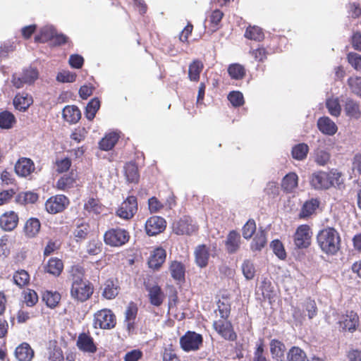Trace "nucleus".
<instances>
[{
  "label": "nucleus",
  "mask_w": 361,
  "mask_h": 361,
  "mask_svg": "<svg viewBox=\"0 0 361 361\" xmlns=\"http://www.w3.org/2000/svg\"><path fill=\"white\" fill-rule=\"evenodd\" d=\"M317 243L324 253L334 255L341 248V240L337 230L328 227L318 233Z\"/></svg>",
  "instance_id": "obj_1"
},
{
  "label": "nucleus",
  "mask_w": 361,
  "mask_h": 361,
  "mask_svg": "<svg viewBox=\"0 0 361 361\" xmlns=\"http://www.w3.org/2000/svg\"><path fill=\"white\" fill-rule=\"evenodd\" d=\"M116 317L110 310L104 309L94 314V327L110 329L116 325Z\"/></svg>",
  "instance_id": "obj_2"
},
{
  "label": "nucleus",
  "mask_w": 361,
  "mask_h": 361,
  "mask_svg": "<svg viewBox=\"0 0 361 361\" xmlns=\"http://www.w3.org/2000/svg\"><path fill=\"white\" fill-rule=\"evenodd\" d=\"M70 200L64 195H56L50 197L45 202V209L51 214L63 212L69 205Z\"/></svg>",
  "instance_id": "obj_3"
},
{
  "label": "nucleus",
  "mask_w": 361,
  "mask_h": 361,
  "mask_svg": "<svg viewBox=\"0 0 361 361\" xmlns=\"http://www.w3.org/2000/svg\"><path fill=\"white\" fill-rule=\"evenodd\" d=\"M128 232L123 228H112L107 231L104 235V241L111 246H121L129 240Z\"/></svg>",
  "instance_id": "obj_4"
},
{
  "label": "nucleus",
  "mask_w": 361,
  "mask_h": 361,
  "mask_svg": "<svg viewBox=\"0 0 361 361\" xmlns=\"http://www.w3.org/2000/svg\"><path fill=\"white\" fill-rule=\"evenodd\" d=\"M311 237L310 226L301 225L297 228L293 235L294 245L298 249L307 248L310 245Z\"/></svg>",
  "instance_id": "obj_5"
},
{
  "label": "nucleus",
  "mask_w": 361,
  "mask_h": 361,
  "mask_svg": "<svg viewBox=\"0 0 361 361\" xmlns=\"http://www.w3.org/2000/svg\"><path fill=\"white\" fill-rule=\"evenodd\" d=\"M137 210V199L134 196L128 197L116 211L117 215L124 219H131Z\"/></svg>",
  "instance_id": "obj_6"
},
{
  "label": "nucleus",
  "mask_w": 361,
  "mask_h": 361,
  "mask_svg": "<svg viewBox=\"0 0 361 361\" xmlns=\"http://www.w3.org/2000/svg\"><path fill=\"white\" fill-rule=\"evenodd\" d=\"M180 343L182 348L185 351L195 350L199 349L202 345V336L195 332L188 331L180 338Z\"/></svg>",
  "instance_id": "obj_7"
},
{
  "label": "nucleus",
  "mask_w": 361,
  "mask_h": 361,
  "mask_svg": "<svg viewBox=\"0 0 361 361\" xmlns=\"http://www.w3.org/2000/svg\"><path fill=\"white\" fill-rule=\"evenodd\" d=\"M166 226L165 219L161 216H152L145 223L146 233L149 235H156L163 232Z\"/></svg>",
  "instance_id": "obj_8"
},
{
  "label": "nucleus",
  "mask_w": 361,
  "mask_h": 361,
  "mask_svg": "<svg viewBox=\"0 0 361 361\" xmlns=\"http://www.w3.org/2000/svg\"><path fill=\"white\" fill-rule=\"evenodd\" d=\"M19 216L13 211L4 212L0 216V228L4 231H12L17 228Z\"/></svg>",
  "instance_id": "obj_9"
},
{
  "label": "nucleus",
  "mask_w": 361,
  "mask_h": 361,
  "mask_svg": "<svg viewBox=\"0 0 361 361\" xmlns=\"http://www.w3.org/2000/svg\"><path fill=\"white\" fill-rule=\"evenodd\" d=\"M41 227V222L39 219L30 217L25 222L22 232L27 239H33L40 233Z\"/></svg>",
  "instance_id": "obj_10"
},
{
  "label": "nucleus",
  "mask_w": 361,
  "mask_h": 361,
  "mask_svg": "<svg viewBox=\"0 0 361 361\" xmlns=\"http://www.w3.org/2000/svg\"><path fill=\"white\" fill-rule=\"evenodd\" d=\"M14 169L19 176L27 177L35 171V166L31 159L20 157L16 161Z\"/></svg>",
  "instance_id": "obj_11"
},
{
  "label": "nucleus",
  "mask_w": 361,
  "mask_h": 361,
  "mask_svg": "<svg viewBox=\"0 0 361 361\" xmlns=\"http://www.w3.org/2000/svg\"><path fill=\"white\" fill-rule=\"evenodd\" d=\"M214 329L226 340L234 341L236 338V335L233 332L232 325L230 322L226 319H220L215 321L213 323Z\"/></svg>",
  "instance_id": "obj_12"
},
{
  "label": "nucleus",
  "mask_w": 361,
  "mask_h": 361,
  "mask_svg": "<svg viewBox=\"0 0 361 361\" xmlns=\"http://www.w3.org/2000/svg\"><path fill=\"white\" fill-rule=\"evenodd\" d=\"M195 257L197 265L201 268L208 264L209 259L212 254V250L205 245H200L195 250Z\"/></svg>",
  "instance_id": "obj_13"
},
{
  "label": "nucleus",
  "mask_w": 361,
  "mask_h": 361,
  "mask_svg": "<svg viewBox=\"0 0 361 361\" xmlns=\"http://www.w3.org/2000/svg\"><path fill=\"white\" fill-rule=\"evenodd\" d=\"M197 226L192 223V220L188 216L181 218L174 227V231L178 235H191L196 231Z\"/></svg>",
  "instance_id": "obj_14"
},
{
  "label": "nucleus",
  "mask_w": 361,
  "mask_h": 361,
  "mask_svg": "<svg viewBox=\"0 0 361 361\" xmlns=\"http://www.w3.org/2000/svg\"><path fill=\"white\" fill-rule=\"evenodd\" d=\"M339 324L343 330L354 332L359 324V317L356 312L347 311L342 320L339 322Z\"/></svg>",
  "instance_id": "obj_15"
},
{
  "label": "nucleus",
  "mask_w": 361,
  "mask_h": 361,
  "mask_svg": "<svg viewBox=\"0 0 361 361\" xmlns=\"http://www.w3.org/2000/svg\"><path fill=\"white\" fill-rule=\"evenodd\" d=\"M138 308L137 305L130 302L125 311V323L126 324V328L129 333L132 332L135 329V320L137 314Z\"/></svg>",
  "instance_id": "obj_16"
},
{
  "label": "nucleus",
  "mask_w": 361,
  "mask_h": 361,
  "mask_svg": "<svg viewBox=\"0 0 361 361\" xmlns=\"http://www.w3.org/2000/svg\"><path fill=\"white\" fill-rule=\"evenodd\" d=\"M35 352L27 343H22L16 347L15 356L18 361H32Z\"/></svg>",
  "instance_id": "obj_17"
},
{
  "label": "nucleus",
  "mask_w": 361,
  "mask_h": 361,
  "mask_svg": "<svg viewBox=\"0 0 361 361\" xmlns=\"http://www.w3.org/2000/svg\"><path fill=\"white\" fill-rule=\"evenodd\" d=\"M317 127L322 133L328 135H334L338 130L336 123L327 116L318 119Z\"/></svg>",
  "instance_id": "obj_18"
},
{
  "label": "nucleus",
  "mask_w": 361,
  "mask_h": 361,
  "mask_svg": "<svg viewBox=\"0 0 361 361\" xmlns=\"http://www.w3.org/2000/svg\"><path fill=\"white\" fill-rule=\"evenodd\" d=\"M310 183L315 189H326L331 185L328 174L322 171L313 173Z\"/></svg>",
  "instance_id": "obj_19"
},
{
  "label": "nucleus",
  "mask_w": 361,
  "mask_h": 361,
  "mask_svg": "<svg viewBox=\"0 0 361 361\" xmlns=\"http://www.w3.org/2000/svg\"><path fill=\"white\" fill-rule=\"evenodd\" d=\"M63 269V262L57 257H51L46 265L44 270L46 273L51 274L54 276H59Z\"/></svg>",
  "instance_id": "obj_20"
},
{
  "label": "nucleus",
  "mask_w": 361,
  "mask_h": 361,
  "mask_svg": "<svg viewBox=\"0 0 361 361\" xmlns=\"http://www.w3.org/2000/svg\"><path fill=\"white\" fill-rule=\"evenodd\" d=\"M70 279L72 281V286L74 291H77L78 283L85 282V269L80 265H73L69 270Z\"/></svg>",
  "instance_id": "obj_21"
},
{
  "label": "nucleus",
  "mask_w": 361,
  "mask_h": 361,
  "mask_svg": "<svg viewBox=\"0 0 361 361\" xmlns=\"http://www.w3.org/2000/svg\"><path fill=\"white\" fill-rule=\"evenodd\" d=\"M63 118L69 123H76L81 118L79 108L75 105H68L63 109Z\"/></svg>",
  "instance_id": "obj_22"
},
{
  "label": "nucleus",
  "mask_w": 361,
  "mask_h": 361,
  "mask_svg": "<svg viewBox=\"0 0 361 361\" xmlns=\"http://www.w3.org/2000/svg\"><path fill=\"white\" fill-rule=\"evenodd\" d=\"M344 110L347 116L358 119L361 116L360 103L351 98H347L344 105Z\"/></svg>",
  "instance_id": "obj_23"
},
{
  "label": "nucleus",
  "mask_w": 361,
  "mask_h": 361,
  "mask_svg": "<svg viewBox=\"0 0 361 361\" xmlns=\"http://www.w3.org/2000/svg\"><path fill=\"white\" fill-rule=\"evenodd\" d=\"M32 104V98L27 93H18L13 99V105L16 109L25 111Z\"/></svg>",
  "instance_id": "obj_24"
},
{
  "label": "nucleus",
  "mask_w": 361,
  "mask_h": 361,
  "mask_svg": "<svg viewBox=\"0 0 361 361\" xmlns=\"http://www.w3.org/2000/svg\"><path fill=\"white\" fill-rule=\"evenodd\" d=\"M147 290L150 303L157 307L160 306L165 298V295L161 288L156 285L152 287H147Z\"/></svg>",
  "instance_id": "obj_25"
},
{
  "label": "nucleus",
  "mask_w": 361,
  "mask_h": 361,
  "mask_svg": "<svg viewBox=\"0 0 361 361\" xmlns=\"http://www.w3.org/2000/svg\"><path fill=\"white\" fill-rule=\"evenodd\" d=\"M88 281H85L78 283L77 291H74L73 286H71V295L77 300L84 302L89 299L90 297V286Z\"/></svg>",
  "instance_id": "obj_26"
},
{
  "label": "nucleus",
  "mask_w": 361,
  "mask_h": 361,
  "mask_svg": "<svg viewBox=\"0 0 361 361\" xmlns=\"http://www.w3.org/2000/svg\"><path fill=\"white\" fill-rule=\"evenodd\" d=\"M169 271L171 277L176 281H185V268L180 262L173 261L169 266Z\"/></svg>",
  "instance_id": "obj_27"
},
{
  "label": "nucleus",
  "mask_w": 361,
  "mask_h": 361,
  "mask_svg": "<svg viewBox=\"0 0 361 361\" xmlns=\"http://www.w3.org/2000/svg\"><path fill=\"white\" fill-rule=\"evenodd\" d=\"M240 245V235L235 231H231L226 238V247L228 253H235Z\"/></svg>",
  "instance_id": "obj_28"
},
{
  "label": "nucleus",
  "mask_w": 361,
  "mask_h": 361,
  "mask_svg": "<svg viewBox=\"0 0 361 361\" xmlns=\"http://www.w3.org/2000/svg\"><path fill=\"white\" fill-rule=\"evenodd\" d=\"M166 251L161 247L154 250L149 260V266L151 268L157 269L164 262L166 259Z\"/></svg>",
  "instance_id": "obj_29"
},
{
  "label": "nucleus",
  "mask_w": 361,
  "mask_h": 361,
  "mask_svg": "<svg viewBox=\"0 0 361 361\" xmlns=\"http://www.w3.org/2000/svg\"><path fill=\"white\" fill-rule=\"evenodd\" d=\"M42 298L47 307L54 309L59 304L61 295L57 291L45 290L42 293Z\"/></svg>",
  "instance_id": "obj_30"
},
{
  "label": "nucleus",
  "mask_w": 361,
  "mask_h": 361,
  "mask_svg": "<svg viewBox=\"0 0 361 361\" xmlns=\"http://www.w3.org/2000/svg\"><path fill=\"white\" fill-rule=\"evenodd\" d=\"M286 351L285 345L280 341L273 339L270 342V352L273 359L281 361Z\"/></svg>",
  "instance_id": "obj_31"
},
{
  "label": "nucleus",
  "mask_w": 361,
  "mask_h": 361,
  "mask_svg": "<svg viewBox=\"0 0 361 361\" xmlns=\"http://www.w3.org/2000/svg\"><path fill=\"white\" fill-rule=\"evenodd\" d=\"M75 184V177L73 172L63 175L56 182V188L60 190L66 191L73 188Z\"/></svg>",
  "instance_id": "obj_32"
},
{
  "label": "nucleus",
  "mask_w": 361,
  "mask_h": 361,
  "mask_svg": "<svg viewBox=\"0 0 361 361\" xmlns=\"http://www.w3.org/2000/svg\"><path fill=\"white\" fill-rule=\"evenodd\" d=\"M118 134L115 132L106 134L99 143L100 149L104 151L111 150L118 142Z\"/></svg>",
  "instance_id": "obj_33"
},
{
  "label": "nucleus",
  "mask_w": 361,
  "mask_h": 361,
  "mask_svg": "<svg viewBox=\"0 0 361 361\" xmlns=\"http://www.w3.org/2000/svg\"><path fill=\"white\" fill-rule=\"evenodd\" d=\"M319 202L316 199H311L310 200L306 201L300 212V217L307 218L311 216L319 207Z\"/></svg>",
  "instance_id": "obj_34"
},
{
  "label": "nucleus",
  "mask_w": 361,
  "mask_h": 361,
  "mask_svg": "<svg viewBox=\"0 0 361 361\" xmlns=\"http://www.w3.org/2000/svg\"><path fill=\"white\" fill-rule=\"evenodd\" d=\"M14 283L19 288H23L30 283V274L24 269H19L13 274V276Z\"/></svg>",
  "instance_id": "obj_35"
},
{
  "label": "nucleus",
  "mask_w": 361,
  "mask_h": 361,
  "mask_svg": "<svg viewBox=\"0 0 361 361\" xmlns=\"http://www.w3.org/2000/svg\"><path fill=\"white\" fill-rule=\"evenodd\" d=\"M298 180L296 173H290L283 178L281 186L285 191L290 192L298 186Z\"/></svg>",
  "instance_id": "obj_36"
},
{
  "label": "nucleus",
  "mask_w": 361,
  "mask_h": 361,
  "mask_svg": "<svg viewBox=\"0 0 361 361\" xmlns=\"http://www.w3.org/2000/svg\"><path fill=\"white\" fill-rule=\"evenodd\" d=\"M118 294V286L112 280H107L104 284L103 296L111 300Z\"/></svg>",
  "instance_id": "obj_37"
},
{
  "label": "nucleus",
  "mask_w": 361,
  "mask_h": 361,
  "mask_svg": "<svg viewBox=\"0 0 361 361\" xmlns=\"http://www.w3.org/2000/svg\"><path fill=\"white\" fill-rule=\"evenodd\" d=\"M326 107L329 113L334 117L340 116L341 112V106L338 97H330L326 100Z\"/></svg>",
  "instance_id": "obj_38"
},
{
  "label": "nucleus",
  "mask_w": 361,
  "mask_h": 361,
  "mask_svg": "<svg viewBox=\"0 0 361 361\" xmlns=\"http://www.w3.org/2000/svg\"><path fill=\"white\" fill-rule=\"evenodd\" d=\"M56 30L52 27H44L39 33L35 37V42L44 43L53 39Z\"/></svg>",
  "instance_id": "obj_39"
},
{
  "label": "nucleus",
  "mask_w": 361,
  "mask_h": 361,
  "mask_svg": "<svg viewBox=\"0 0 361 361\" xmlns=\"http://www.w3.org/2000/svg\"><path fill=\"white\" fill-rule=\"evenodd\" d=\"M203 69V63L199 60H195L190 66L188 77L191 81L197 82L200 79V74Z\"/></svg>",
  "instance_id": "obj_40"
},
{
  "label": "nucleus",
  "mask_w": 361,
  "mask_h": 361,
  "mask_svg": "<svg viewBox=\"0 0 361 361\" xmlns=\"http://www.w3.org/2000/svg\"><path fill=\"white\" fill-rule=\"evenodd\" d=\"M288 361H309L306 353L299 347H292L287 355Z\"/></svg>",
  "instance_id": "obj_41"
},
{
  "label": "nucleus",
  "mask_w": 361,
  "mask_h": 361,
  "mask_svg": "<svg viewBox=\"0 0 361 361\" xmlns=\"http://www.w3.org/2000/svg\"><path fill=\"white\" fill-rule=\"evenodd\" d=\"M38 199L39 195L37 193L28 191L19 193L16 197V202L23 204H34Z\"/></svg>",
  "instance_id": "obj_42"
},
{
  "label": "nucleus",
  "mask_w": 361,
  "mask_h": 361,
  "mask_svg": "<svg viewBox=\"0 0 361 361\" xmlns=\"http://www.w3.org/2000/svg\"><path fill=\"white\" fill-rule=\"evenodd\" d=\"M16 122L13 114L9 111H5L0 113V128L3 129H9L12 128Z\"/></svg>",
  "instance_id": "obj_43"
},
{
  "label": "nucleus",
  "mask_w": 361,
  "mask_h": 361,
  "mask_svg": "<svg viewBox=\"0 0 361 361\" xmlns=\"http://www.w3.org/2000/svg\"><path fill=\"white\" fill-rule=\"evenodd\" d=\"M245 37L252 40L261 41L264 35L262 29L257 26H249L245 33Z\"/></svg>",
  "instance_id": "obj_44"
},
{
  "label": "nucleus",
  "mask_w": 361,
  "mask_h": 361,
  "mask_svg": "<svg viewBox=\"0 0 361 361\" xmlns=\"http://www.w3.org/2000/svg\"><path fill=\"white\" fill-rule=\"evenodd\" d=\"M309 151L307 145L301 143L295 145L292 149V156L298 160H302L306 158Z\"/></svg>",
  "instance_id": "obj_45"
},
{
  "label": "nucleus",
  "mask_w": 361,
  "mask_h": 361,
  "mask_svg": "<svg viewBox=\"0 0 361 361\" xmlns=\"http://www.w3.org/2000/svg\"><path fill=\"white\" fill-rule=\"evenodd\" d=\"M267 244V238L264 231L258 232L253 238L251 249L253 251H260Z\"/></svg>",
  "instance_id": "obj_46"
},
{
  "label": "nucleus",
  "mask_w": 361,
  "mask_h": 361,
  "mask_svg": "<svg viewBox=\"0 0 361 361\" xmlns=\"http://www.w3.org/2000/svg\"><path fill=\"white\" fill-rule=\"evenodd\" d=\"M347 83L351 92L361 98V78L357 76L350 77Z\"/></svg>",
  "instance_id": "obj_47"
},
{
  "label": "nucleus",
  "mask_w": 361,
  "mask_h": 361,
  "mask_svg": "<svg viewBox=\"0 0 361 361\" xmlns=\"http://www.w3.org/2000/svg\"><path fill=\"white\" fill-rule=\"evenodd\" d=\"M125 174L127 180L130 183L137 182L139 178V174L137 166L134 164H128L125 166Z\"/></svg>",
  "instance_id": "obj_48"
},
{
  "label": "nucleus",
  "mask_w": 361,
  "mask_h": 361,
  "mask_svg": "<svg viewBox=\"0 0 361 361\" xmlns=\"http://www.w3.org/2000/svg\"><path fill=\"white\" fill-rule=\"evenodd\" d=\"M228 72L230 76L235 80L242 79L245 74L244 67L238 63L230 65L228 68Z\"/></svg>",
  "instance_id": "obj_49"
},
{
  "label": "nucleus",
  "mask_w": 361,
  "mask_h": 361,
  "mask_svg": "<svg viewBox=\"0 0 361 361\" xmlns=\"http://www.w3.org/2000/svg\"><path fill=\"white\" fill-rule=\"evenodd\" d=\"M90 232V226L87 223H81L77 226L74 231V235L76 240H82L85 239Z\"/></svg>",
  "instance_id": "obj_50"
},
{
  "label": "nucleus",
  "mask_w": 361,
  "mask_h": 361,
  "mask_svg": "<svg viewBox=\"0 0 361 361\" xmlns=\"http://www.w3.org/2000/svg\"><path fill=\"white\" fill-rule=\"evenodd\" d=\"M24 302L28 307H33L35 305L39 300L38 295L35 290L27 288L23 293Z\"/></svg>",
  "instance_id": "obj_51"
},
{
  "label": "nucleus",
  "mask_w": 361,
  "mask_h": 361,
  "mask_svg": "<svg viewBox=\"0 0 361 361\" xmlns=\"http://www.w3.org/2000/svg\"><path fill=\"white\" fill-rule=\"evenodd\" d=\"M22 76L23 77L24 82L27 84H32L37 79L38 71L37 68L29 67L23 70Z\"/></svg>",
  "instance_id": "obj_52"
},
{
  "label": "nucleus",
  "mask_w": 361,
  "mask_h": 361,
  "mask_svg": "<svg viewBox=\"0 0 361 361\" xmlns=\"http://www.w3.org/2000/svg\"><path fill=\"white\" fill-rule=\"evenodd\" d=\"M242 271L244 276L247 280H251L254 278L255 269L253 263L247 259L245 260L242 264Z\"/></svg>",
  "instance_id": "obj_53"
},
{
  "label": "nucleus",
  "mask_w": 361,
  "mask_h": 361,
  "mask_svg": "<svg viewBox=\"0 0 361 361\" xmlns=\"http://www.w3.org/2000/svg\"><path fill=\"white\" fill-rule=\"evenodd\" d=\"M77 346L84 352H90V337L84 333L80 334L77 341Z\"/></svg>",
  "instance_id": "obj_54"
},
{
  "label": "nucleus",
  "mask_w": 361,
  "mask_h": 361,
  "mask_svg": "<svg viewBox=\"0 0 361 361\" xmlns=\"http://www.w3.org/2000/svg\"><path fill=\"white\" fill-rule=\"evenodd\" d=\"M56 169L59 173L66 172L71 166V160L68 157H65L61 159H58L55 163Z\"/></svg>",
  "instance_id": "obj_55"
},
{
  "label": "nucleus",
  "mask_w": 361,
  "mask_h": 361,
  "mask_svg": "<svg viewBox=\"0 0 361 361\" xmlns=\"http://www.w3.org/2000/svg\"><path fill=\"white\" fill-rule=\"evenodd\" d=\"M330 154L324 149H318L315 153V161L320 166H325L329 161Z\"/></svg>",
  "instance_id": "obj_56"
},
{
  "label": "nucleus",
  "mask_w": 361,
  "mask_h": 361,
  "mask_svg": "<svg viewBox=\"0 0 361 361\" xmlns=\"http://www.w3.org/2000/svg\"><path fill=\"white\" fill-rule=\"evenodd\" d=\"M271 247L275 255L281 259H283L286 257L283 244L279 240H274L271 243Z\"/></svg>",
  "instance_id": "obj_57"
},
{
  "label": "nucleus",
  "mask_w": 361,
  "mask_h": 361,
  "mask_svg": "<svg viewBox=\"0 0 361 361\" xmlns=\"http://www.w3.org/2000/svg\"><path fill=\"white\" fill-rule=\"evenodd\" d=\"M303 307L306 312H307V316L309 319L314 317L317 313V307L314 300L311 299H307L304 302Z\"/></svg>",
  "instance_id": "obj_58"
},
{
  "label": "nucleus",
  "mask_w": 361,
  "mask_h": 361,
  "mask_svg": "<svg viewBox=\"0 0 361 361\" xmlns=\"http://www.w3.org/2000/svg\"><path fill=\"white\" fill-rule=\"evenodd\" d=\"M76 75L69 71H62L56 75V80L61 82H72L75 80Z\"/></svg>",
  "instance_id": "obj_59"
},
{
  "label": "nucleus",
  "mask_w": 361,
  "mask_h": 361,
  "mask_svg": "<svg viewBox=\"0 0 361 361\" xmlns=\"http://www.w3.org/2000/svg\"><path fill=\"white\" fill-rule=\"evenodd\" d=\"M228 99L234 106H240L244 103L243 94L238 91L230 92L228 95Z\"/></svg>",
  "instance_id": "obj_60"
},
{
  "label": "nucleus",
  "mask_w": 361,
  "mask_h": 361,
  "mask_svg": "<svg viewBox=\"0 0 361 361\" xmlns=\"http://www.w3.org/2000/svg\"><path fill=\"white\" fill-rule=\"evenodd\" d=\"M256 230V224L254 220H249L243 228V236L245 239L250 238Z\"/></svg>",
  "instance_id": "obj_61"
},
{
  "label": "nucleus",
  "mask_w": 361,
  "mask_h": 361,
  "mask_svg": "<svg viewBox=\"0 0 361 361\" xmlns=\"http://www.w3.org/2000/svg\"><path fill=\"white\" fill-rule=\"evenodd\" d=\"M88 134V131L83 127H78L71 135V139L80 142L85 140Z\"/></svg>",
  "instance_id": "obj_62"
},
{
  "label": "nucleus",
  "mask_w": 361,
  "mask_h": 361,
  "mask_svg": "<svg viewBox=\"0 0 361 361\" xmlns=\"http://www.w3.org/2000/svg\"><path fill=\"white\" fill-rule=\"evenodd\" d=\"M348 63L356 70H361V55L357 53H349L348 54Z\"/></svg>",
  "instance_id": "obj_63"
},
{
  "label": "nucleus",
  "mask_w": 361,
  "mask_h": 361,
  "mask_svg": "<svg viewBox=\"0 0 361 361\" xmlns=\"http://www.w3.org/2000/svg\"><path fill=\"white\" fill-rule=\"evenodd\" d=\"M143 353L139 349H134L126 353L124 361H138L142 357Z\"/></svg>",
  "instance_id": "obj_64"
}]
</instances>
